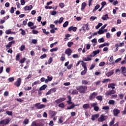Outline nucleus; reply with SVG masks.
<instances>
[{"label":"nucleus","instance_id":"25","mask_svg":"<svg viewBox=\"0 0 126 126\" xmlns=\"http://www.w3.org/2000/svg\"><path fill=\"white\" fill-rule=\"evenodd\" d=\"M47 88V85H44L39 88L40 91L42 90H45Z\"/></svg>","mask_w":126,"mask_h":126},{"label":"nucleus","instance_id":"55","mask_svg":"<svg viewBox=\"0 0 126 126\" xmlns=\"http://www.w3.org/2000/svg\"><path fill=\"white\" fill-rule=\"evenodd\" d=\"M72 57L74 59H78V58H79V56H78L77 54H74Z\"/></svg>","mask_w":126,"mask_h":126},{"label":"nucleus","instance_id":"18","mask_svg":"<svg viewBox=\"0 0 126 126\" xmlns=\"http://www.w3.org/2000/svg\"><path fill=\"white\" fill-rule=\"evenodd\" d=\"M115 86H116V85L114 83H111L108 85V87L109 88H111L112 89H115Z\"/></svg>","mask_w":126,"mask_h":126},{"label":"nucleus","instance_id":"19","mask_svg":"<svg viewBox=\"0 0 126 126\" xmlns=\"http://www.w3.org/2000/svg\"><path fill=\"white\" fill-rule=\"evenodd\" d=\"M83 30L84 31H85V30H89V28H88V24H85L84 25L83 27Z\"/></svg>","mask_w":126,"mask_h":126},{"label":"nucleus","instance_id":"51","mask_svg":"<svg viewBox=\"0 0 126 126\" xmlns=\"http://www.w3.org/2000/svg\"><path fill=\"white\" fill-rule=\"evenodd\" d=\"M8 81L9 82H13V81H14V78L13 77H10L8 79Z\"/></svg>","mask_w":126,"mask_h":126},{"label":"nucleus","instance_id":"1","mask_svg":"<svg viewBox=\"0 0 126 126\" xmlns=\"http://www.w3.org/2000/svg\"><path fill=\"white\" fill-rule=\"evenodd\" d=\"M76 89L81 94L85 93V91L87 90V87L85 86H78L76 88Z\"/></svg>","mask_w":126,"mask_h":126},{"label":"nucleus","instance_id":"13","mask_svg":"<svg viewBox=\"0 0 126 126\" xmlns=\"http://www.w3.org/2000/svg\"><path fill=\"white\" fill-rule=\"evenodd\" d=\"M33 8V6L32 5H30L29 6H26L24 7V10L25 11H27V10H31Z\"/></svg>","mask_w":126,"mask_h":126},{"label":"nucleus","instance_id":"11","mask_svg":"<svg viewBox=\"0 0 126 126\" xmlns=\"http://www.w3.org/2000/svg\"><path fill=\"white\" fill-rule=\"evenodd\" d=\"M97 96V93L94 92L93 94H92L90 96H89V99L90 100H93L95 97Z\"/></svg>","mask_w":126,"mask_h":126},{"label":"nucleus","instance_id":"40","mask_svg":"<svg viewBox=\"0 0 126 126\" xmlns=\"http://www.w3.org/2000/svg\"><path fill=\"white\" fill-rule=\"evenodd\" d=\"M58 107L60 108H64V104L62 102L58 105Z\"/></svg>","mask_w":126,"mask_h":126},{"label":"nucleus","instance_id":"61","mask_svg":"<svg viewBox=\"0 0 126 126\" xmlns=\"http://www.w3.org/2000/svg\"><path fill=\"white\" fill-rule=\"evenodd\" d=\"M47 79H48V81H52V80H53V77H50L48 76L47 77Z\"/></svg>","mask_w":126,"mask_h":126},{"label":"nucleus","instance_id":"43","mask_svg":"<svg viewBox=\"0 0 126 126\" xmlns=\"http://www.w3.org/2000/svg\"><path fill=\"white\" fill-rule=\"evenodd\" d=\"M67 25H68V21H66L63 24V27H64V28L67 27Z\"/></svg>","mask_w":126,"mask_h":126},{"label":"nucleus","instance_id":"41","mask_svg":"<svg viewBox=\"0 0 126 126\" xmlns=\"http://www.w3.org/2000/svg\"><path fill=\"white\" fill-rule=\"evenodd\" d=\"M20 60V54H18L16 56V61H19Z\"/></svg>","mask_w":126,"mask_h":126},{"label":"nucleus","instance_id":"38","mask_svg":"<svg viewBox=\"0 0 126 126\" xmlns=\"http://www.w3.org/2000/svg\"><path fill=\"white\" fill-rule=\"evenodd\" d=\"M59 48H58V47H56L54 48L53 49H52L50 50V52H51V53H52V52H57V51H58Z\"/></svg>","mask_w":126,"mask_h":126},{"label":"nucleus","instance_id":"36","mask_svg":"<svg viewBox=\"0 0 126 126\" xmlns=\"http://www.w3.org/2000/svg\"><path fill=\"white\" fill-rule=\"evenodd\" d=\"M84 109H88L89 108V105L88 104H84L83 106Z\"/></svg>","mask_w":126,"mask_h":126},{"label":"nucleus","instance_id":"45","mask_svg":"<svg viewBox=\"0 0 126 126\" xmlns=\"http://www.w3.org/2000/svg\"><path fill=\"white\" fill-rule=\"evenodd\" d=\"M6 114H7V115H8L9 116H12V112L9 111H6Z\"/></svg>","mask_w":126,"mask_h":126},{"label":"nucleus","instance_id":"9","mask_svg":"<svg viewBox=\"0 0 126 126\" xmlns=\"http://www.w3.org/2000/svg\"><path fill=\"white\" fill-rule=\"evenodd\" d=\"M14 43H15V41L14 40H12L11 42H9L7 45H6V48H7L6 50H8V49H9V48H10L11 47V46H12V44H14Z\"/></svg>","mask_w":126,"mask_h":126},{"label":"nucleus","instance_id":"59","mask_svg":"<svg viewBox=\"0 0 126 126\" xmlns=\"http://www.w3.org/2000/svg\"><path fill=\"white\" fill-rule=\"evenodd\" d=\"M92 43H95V44H97V39L96 38H94L93 40H91Z\"/></svg>","mask_w":126,"mask_h":126},{"label":"nucleus","instance_id":"56","mask_svg":"<svg viewBox=\"0 0 126 126\" xmlns=\"http://www.w3.org/2000/svg\"><path fill=\"white\" fill-rule=\"evenodd\" d=\"M109 109H110V107H109V106H103L102 107L103 110H105L106 111L109 110Z\"/></svg>","mask_w":126,"mask_h":126},{"label":"nucleus","instance_id":"3","mask_svg":"<svg viewBox=\"0 0 126 126\" xmlns=\"http://www.w3.org/2000/svg\"><path fill=\"white\" fill-rule=\"evenodd\" d=\"M107 116H105L104 115H100V117L98 119V122H104V121H106L107 119Z\"/></svg>","mask_w":126,"mask_h":126},{"label":"nucleus","instance_id":"16","mask_svg":"<svg viewBox=\"0 0 126 126\" xmlns=\"http://www.w3.org/2000/svg\"><path fill=\"white\" fill-rule=\"evenodd\" d=\"M114 74V70H111L110 71L106 73V75L108 76V77L113 75Z\"/></svg>","mask_w":126,"mask_h":126},{"label":"nucleus","instance_id":"52","mask_svg":"<svg viewBox=\"0 0 126 126\" xmlns=\"http://www.w3.org/2000/svg\"><path fill=\"white\" fill-rule=\"evenodd\" d=\"M95 67V64H92L91 66H90L89 69L90 70H92V69H93Z\"/></svg>","mask_w":126,"mask_h":126},{"label":"nucleus","instance_id":"42","mask_svg":"<svg viewBox=\"0 0 126 126\" xmlns=\"http://www.w3.org/2000/svg\"><path fill=\"white\" fill-rule=\"evenodd\" d=\"M108 104H110V105H114V104H115V101L113 100H110L108 102Z\"/></svg>","mask_w":126,"mask_h":126},{"label":"nucleus","instance_id":"33","mask_svg":"<svg viewBox=\"0 0 126 126\" xmlns=\"http://www.w3.org/2000/svg\"><path fill=\"white\" fill-rule=\"evenodd\" d=\"M52 62H53V58L50 57L48 60V64H51V63H52Z\"/></svg>","mask_w":126,"mask_h":126},{"label":"nucleus","instance_id":"35","mask_svg":"<svg viewBox=\"0 0 126 126\" xmlns=\"http://www.w3.org/2000/svg\"><path fill=\"white\" fill-rule=\"evenodd\" d=\"M63 17H61L60 18L58 23H59V24H62V23H63Z\"/></svg>","mask_w":126,"mask_h":126},{"label":"nucleus","instance_id":"39","mask_svg":"<svg viewBox=\"0 0 126 126\" xmlns=\"http://www.w3.org/2000/svg\"><path fill=\"white\" fill-rule=\"evenodd\" d=\"M121 69H122V71L123 73H126V68L125 67H122Z\"/></svg>","mask_w":126,"mask_h":126},{"label":"nucleus","instance_id":"26","mask_svg":"<svg viewBox=\"0 0 126 126\" xmlns=\"http://www.w3.org/2000/svg\"><path fill=\"white\" fill-rule=\"evenodd\" d=\"M14 32H11V30H7L5 31V34L8 35V34H13Z\"/></svg>","mask_w":126,"mask_h":126},{"label":"nucleus","instance_id":"14","mask_svg":"<svg viewBox=\"0 0 126 126\" xmlns=\"http://www.w3.org/2000/svg\"><path fill=\"white\" fill-rule=\"evenodd\" d=\"M100 53V51L99 50H95L93 52L92 54H91V56L93 57H94L96 56V55H97V54H99Z\"/></svg>","mask_w":126,"mask_h":126},{"label":"nucleus","instance_id":"5","mask_svg":"<svg viewBox=\"0 0 126 126\" xmlns=\"http://www.w3.org/2000/svg\"><path fill=\"white\" fill-rule=\"evenodd\" d=\"M35 107L37 108V109H43V108H45L46 105L44 104H40V103H37L35 104Z\"/></svg>","mask_w":126,"mask_h":126},{"label":"nucleus","instance_id":"8","mask_svg":"<svg viewBox=\"0 0 126 126\" xmlns=\"http://www.w3.org/2000/svg\"><path fill=\"white\" fill-rule=\"evenodd\" d=\"M64 100H65V98L61 97L55 100V103H56V104H60V103H62V102H63V101H64Z\"/></svg>","mask_w":126,"mask_h":126},{"label":"nucleus","instance_id":"63","mask_svg":"<svg viewBox=\"0 0 126 126\" xmlns=\"http://www.w3.org/2000/svg\"><path fill=\"white\" fill-rule=\"evenodd\" d=\"M104 65H105V62H101L99 64V66H103Z\"/></svg>","mask_w":126,"mask_h":126},{"label":"nucleus","instance_id":"54","mask_svg":"<svg viewBox=\"0 0 126 126\" xmlns=\"http://www.w3.org/2000/svg\"><path fill=\"white\" fill-rule=\"evenodd\" d=\"M94 111H95V112H98V111H99V107L98 106H94Z\"/></svg>","mask_w":126,"mask_h":126},{"label":"nucleus","instance_id":"31","mask_svg":"<svg viewBox=\"0 0 126 126\" xmlns=\"http://www.w3.org/2000/svg\"><path fill=\"white\" fill-rule=\"evenodd\" d=\"M25 61H26V58H24L22 59H21L20 61H19V63H24V62H25Z\"/></svg>","mask_w":126,"mask_h":126},{"label":"nucleus","instance_id":"47","mask_svg":"<svg viewBox=\"0 0 126 126\" xmlns=\"http://www.w3.org/2000/svg\"><path fill=\"white\" fill-rule=\"evenodd\" d=\"M100 7V5L97 4L95 7H94V9L93 10V11H94L95 10H97L98 8Z\"/></svg>","mask_w":126,"mask_h":126},{"label":"nucleus","instance_id":"22","mask_svg":"<svg viewBox=\"0 0 126 126\" xmlns=\"http://www.w3.org/2000/svg\"><path fill=\"white\" fill-rule=\"evenodd\" d=\"M71 94H72V95H77V94H78V91L77 90H74L72 91Z\"/></svg>","mask_w":126,"mask_h":126},{"label":"nucleus","instance_id":"32","mask_svg":"<svg viewBox=\"0 0 126 126\" xmlns=\"http://www.w3.org/2000/svg\"><path fill=\"white\" fill-rule=\"evenodd\" d=\"M96 98L97 99V100H98V101H102L103 99V97L101 95H99V96H96Z\"/></svg>","mask_w":126,"mask_h":126},{"label":"nucleus","instance_id":"24","mask_svg":"<svg viewBox=\"0 0 126 126\" xmlns=\"http://www.w3.org/2000/svg\"><path fill=\"white\" fill-rule=\"evenodd\" d=\"M86 5H87V4H86V3L85 2H83L82 3L81 10H83L85 8Z\"/></svg>","mask_w":126,"mask_h":126},{"label":"nucleus","instance_id":"50","mask_svg":"<svg viewBox=\"0 0 126 126\" xmlns=\"http://www.w3.org/2000/svg\"><path fill=\"white\" fill-rule=\"evenodd\" d=\"M24 49H25V45H21V47H20V51H21V52H22Z\"/></svg>","mask_w":126,"mask_h":126},{"label":"nucleus","instance_id":"48","mask_svg":"<svg viewBox=\"0 0 126 126\" xmlns=\"http://www.w3.org/2000/svg\"><path fill=\"white\" fill-rule=\"evenodd\" d=\"M33 25H34V24L32 22H30L28 23V26H29V27H31V26H33Z\"/></svg>","mask_w":126,"mask_h":126},{"label":"nucleus","instance_id":"62","mask_svg":"<svg viewBox=\"0 0 126 126\" xmlns=\"http://www.w3.org/2000/svg\"><path fill=\"white\" fill-rule=\"evenodd\" d=\"M37 40L36 39H32V44H37Z\"/></svg>","mask_w":126,"mask_h":126},{"label":"nucleus","instance_id":"7","mask_svg":"<svg viewBox=\"0 0 126 126\" xmlns=\"http://www.w3.org/2000/svg\"><path fill=\"white\" fill-rule=\"evenodd\" d=\"M116 93V91L112 90L111 91H107L105 93L106 96H109V95H112Z\"/></svg>","mask_w":126,"mask_h":126},{"label":"nucleus","instance_id":"21","mask_svg":"<svg viewBox=\"0 0 126 126\" xmlns=\"http://www.w3.org/2000/svg\"><path fill=\"white\" fill-rule=\"evenodd\" d=\"M49 113L50 114H51L52 118H53V117H54V116L57 115V112H56V111H50Z\"/></svg>","mask_w":126,"mask_h":126},{"label":"nucleus","instance_id":"57","mask_svg":"<svg viewBox=\"0 0 126 126\" xmlns=\"http://www.w3.org/2000/svg\"><path fill=\"white\" fill-rule=\"evenodd\" d=\"M59 6H60L61 8H63V7H64V4L63 3H60Z\"/></svg>","mask_w":126,"mask_h":126},{"label":"nucleus","instance_id":"2","mask_svg":"<svg viewBox=\"0 0 126 126\" xmlns=\"http://www.w3.org/2000/svg\"><path fill=\"white\" fill-rule=\"evenodd\" d=\"M11 121L10 118H7L6 119H4L0 121V125H3V126H6V125H8L9 124V122Z\"/></svg>","mask_w":126,"mask_h":126},{"label":"nucleus","instance_id":"27","mask_svg":"<svg viewBox=\"0 0 126 126\" xmlns=\"http://www.w3.org/2000/svg\"><path fill=\"white\" fill-rule=\"evenodd\" d=\"M31 126H40V124L39 123H36L35 122H33L32 123Z\"/></svg>","mask_w":126,"mask_h":126},{"label":"nucleus","instance_id":"28","mask_svg":"<svg viewBox=\"0 0 126 126\" xmlns=\"http://www.w3.org/2000/svg\"><path fill=\"white\" fill-rule=\"evenodd\" d=\"M102 25H103L102 23H98V25L95 27V29H99V28H100Z\"/></svg>","mask_w":126,"mask_h":126},{"label":"nucleus","instance_id":"4","mask_svg":"<svg viewBox=\"0 0 126 126\" xmlns=\"http://www.w3.org/2000/svg\"><path fill=\"white\" fill-rule=\"evenodd\" d=\"M21 84V78H19L17 81L14 83V85L17 87H19Z\"/></svg>","mask_w":126,"mask_h":126},{"label":"nucleus","instance_id":"60","mask_svg":"<svg viewBox=\"0 0 126 126\" xmlns=\"http://www.w3.org/2000/svg\"><path fill=\"white\" fill-rule=\"evenodd\" d=\"M8 94H9V93H8V92L6 91L4 93V96H5V97H7V96H8Z\"/></svg>","mask_w":126,"mask_h":126},{"label":"nucleus","instance_id":"37","mask_svg":"<svg viewBox=\"0 0 126 126\" xmlns=\"http://www.w3.org/2000/svg\"><path fill=\"white\" fill-rule=\"evenodd\" d=\"M98 43H104L105 42V40L103 38H101L98 40Z\"/></svg>","mask_w":126,"mask_h":126},{"label":"nucleus","instance_id":"6","mask_svg":"<svg viewBox=\"0 0 126 126\" xmlns=\"http://www.w3.org/2000/svg\"><path fill=\"white\" fill-rule=\"evenodd\" d=\"M82 66L83 67L84 70L81 72V75H84L85 73L87 72V67H86L85 64H83Z\"/></svg>","mask_w":126,"mask_h":126},{"label":"nucleus","instance_id":"34","mask_svg":"<svg viewBox=\"0 0 126 126\" xmlns=\"http://www.w3.org/2000/svg\"><path fill=\"white\" fill-rule=\"evenodd\" d=\"M114 124H115V118H113L112 121L110 122L109 126H112Z\"/></svg>","mask_w":126,"mask_h":126},{"label":"nucleus","instance_id":"53","mask_svg":"<svg viewBox=\"0 0 126 126\" xmlns=\"http://www.w3.org/2000/svg\"><path fill=\"white\" fill-rule=\"evenodd\" d=\"M106 38L109 39V38H111V34L109 32H107L106 34Z\"/></svg>","mask_w":126,"mask_h":126},{"label":"nucleus","instance_id":"30","mask_svg":"<svg viewBox=\"0 0 126 126\" xmlns=\"http://www.w3.org/2000/svg\"><path fill=\"white\" fill-rule=\"evenodd\" d=\"M97 34H99V35H101V34H104V31H103V30H101V29H100L99 31L97 32Z\"/></svg>","mask_w":126,"mask_h":126},{"label":"nucleus","instance_id":"46","mask_svg":"<svg viewBox=\"0 0 126 126\" xmlns=\"http://www.w3.org/2000/svg\"><path fill=\"white\" fill-rule=\"evenodd\" d=\"M73 45V43L72 42H69L67 43V46L69 47H71V46Z\"/></svg>","mask_w":126,"mask_h":126},{"label":"nucleus","instance_id":"10","mask_svg":"<svg viewBox=\"0 0 126 126\" xmlns=\"http://www.w3.org/2000/svg\"><path fill=\"white\" fill-rule=\"evenodd\" d=\"M71 53H72V51L71 50L70 48L67 49L65 51V54L69 57L71 55Z\"/></svg>","mask_w":126,"mask_h":126},{"label":"nucleus","instance_id":"12","mask_svg":"<svg viewBox=\"0 0 126 126\" xmlns=\"http://www.w3.org/2000/svg\"><path fill=\"white\" fill-rule=\"evenodd\" d=\"M92 57L93 56H91V54H90V55H88L87 58H84L83 60L85 62H88L91 61Z\"/></svg>","mask_w":126,"mask_h":126},{"label":"nucleus","instance_id":"23","mask_svg":"<svg viewBox=\"0 0 126 126\" xmlns=\"http://www.w3.org/2000/svg\"><path fill=\"white\" fill-rule=\"evenodd\" d=\"M110 44L109 43H104L101 45H100L99 46V49H101V48H103V47H106V46H109Z\"/></svg>","mask_w":126,"mask_h":126},{"label":"nucleus","instance_id":"15","mask_svg":"<svg viewBox=\"0 0 126 126\" xmlns=\"http://www.w3.org/2000/svg\"><path fill=\"white\" fill-rule=\"evenodd\" d=\"M113 113L114 116H118L120 114V110L118 109H114Z\"/></svg>","mask_w":126,"mask_h":126},{"label":"nucleus","instance_id":"58","mask_svg":"<svg viewBox=\"0 0 126 126\" xmlns=\"http://www.w3.org/2000/svg\"><path fill=\"white\" fill-rule=\"evenodd\" d=\"M96 105H97V102L93 103L91 104V106L92 107H94V108L96 107Z\"/></svg>","mask_w":126,"mask_h":126},{"label":"nucleus","instance_id":"44","mask_svg":"<svg viewBox=\"0 0 126 126\" xmlns=\"http://www.w3.org/2000/svg\"><path fill=\"white\" fill-rule=\"evenodd\" d=\"M82 83L83 84H84L85 85H86V84H88V82L85 80H83L82 81Z\"/></svg>","mask_w":126,"mask_h":126},{"label":"nucleus","instance_id":"20","mask_svg":"<svg viewBox=\"0 0 126 126\" xmlns=\"http://www.w3.org/2000/svg\"><path fill=\"white\" fill-rule=\"evenodd\" d=\"M101 18L103 20H107V19H109V17L108 16V14H106L105 15H103Z\"/></svg>","mask_w":126,"mask_h":126},{"label":"nucleus","instance_id":"17","mask_svg":"<svg viewBox=\"0 0 126 126\" xmlns=\"http://www.w3.org/2000/svg\"><path fill=\"white\" fill-rule=\"evenodd\" d=\"M98 118H99V114H95L92 116L91 119L92 121H95Z\"/></svg>","mask_w":126,"mask_h":126},{"label":"nucleus","instance_id":"64","mask_svg":"<svg viewBox=\"0 0 126 126\" xmlns=\"http://www.w3.org/2000/svg\"><path fill=\"white\" fill-rule=\"evenodd\" d=\"M57 14V12L56 11H53L51 12V15H56Z\"/></svg>","mask_w":126,"mask_h":126},{"label":"nucleus","instance_id":"29","mask_svg":"<svg viewBox=\"0 0 126 126\" xmlns=\"http://www.w3.org/2000/svg\"><path fill=\"white\" fill-rule=\"evenodd\" d=\"M23 123L24 125H28V123H29V120L25 119Z\"/></svg>","mask_w":126,"mask_h":126},{"label":"nucleus","instance_id":"49","mask_svg":"<svg viewBox=\"0 0 126 126\" xmlns=\"http://www.w3.org/2000/svg\"><path fill=\"white\" fill-rule=\"evenodd\" d=\"M95 84L96 86L100 85L101 84V81H97L95 82Z\"/></svg>","mask_w":126,"mask_h":126}]
</instances>
